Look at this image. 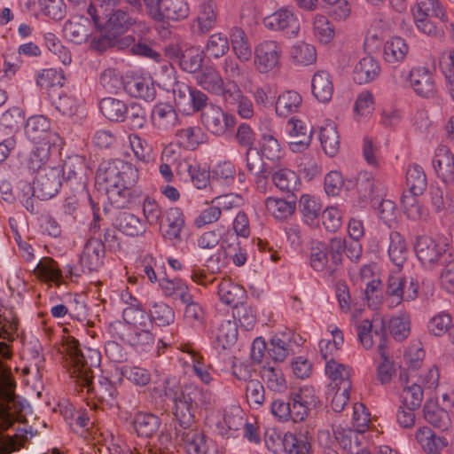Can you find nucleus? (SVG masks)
I'll return each instance as SVG.
<instances>
[{
  "instance_id": "nucleus-1",
  "label": "nucleus",
  "mask_w": 454,
  "mask_h": 454,
  "mask_svg": "<svg viewBox=\"0 0 454 454\" xmlns=\"http://www.w3.org/2000/svg\"><path fill=\"white\" fill-rule=\"evenodd\" d=\"M166 384L165 395L174 402L173 414L180 427L176 434L186 453L207 454V440L195 425V411L199 405L211 404V394L194 386L181 387L168 380Z\"/></svg>"
},
{
  "instance_id": "nucleus-2",
  "label": "nucleus",
  "mask_w": 454,
  "mask_h": 454,
  "mask_svg": "<svg viewBox=\"0 0 454 454\" xmlns=\"http://www.w3.org/2000/svg\"><path fill=\"white\" fill-rule=\"evenodd\" d=\"M137 180V168L119 159L102 164L97 173L98 185L106 192L110 203L116 207L128 205L131 190Z\"/></svg>"
},
{
  "instance_id": "nucleus-3",
  "label": "nucleus",
  "mask_w": 454,
  "mask_h": 454,
  "mask_svg": "<svg viewBox=\"0 0 454 454\" xmlns=\"http://www.w3.org/2000/svg\"><path fill=\"white\" fill-rule=\"evenodd\" d=\"M63 352L70 377L81 387H88L92 384L93 371L100 363V354L98 350L82 348L78 340L68 336L63 344Z\"/></svg>"
},
{
  "instance_id": "nucleus-4",
  "label": "nucleus",
  "mask_w": 454,
  "mask_h": 454,
  "mask_svg": "<svg viewBox=\"0 0 454 454\" xmlns=\"http://www.w3.org/2000/svg\"><path fill=\"white\" fill-rule=\"evenodd\" d=\"M25 130L27 137L35 145L28 159V167L33 170L40 169L49 159L55 134L50 132V121L43 115L28 118Z\"/></svg>"
},
{
  "instance_id": "nucleus-5",
  "label": "nucleus",
  "mask_w": 454,
  "mask_h": 454,
  "mask_svg": "<svg viewBox=\"0 0 454 454\" xmlns=\"http://www.w3.org/2000/svg\"><path fill=\"white\" fill-rule=\"evenodd\" d=\"M345 243L340 238H333L329 245L316 242L310 249V266L317 271L333 275L342 262Z\"/></svg>"
},
{
  "instance_id": "nucleus-6",
  "label": "nucleus",
  "mask_w": 454,
  "mask_h": 454,
  "mask_svg": "<svg viewBox=\"0 0 454 454\" xmlns=\"http://www.w3.org/2000/svg\"><path fill=\"white\" fill-rule=\"evenodd\" d=\"M282 47L275 40H264L254 48V67L260 74H269L280 67Z\"/></svg>"
},
{
  "instance_id": "nucleus-7",
  "label": "nucleus",
  "mask_w": 454,
  "mask_h": 454,
  "mask_svg": "<svg viewBox=\"0 0 454 454\" xmlns=\"http://www.w3.org/2000/svg\"><path fill=\"white\" fill-rule=\"evenodd\" d=\"M124 320L129 325L123 333V339L132 346H146L153 343L154 337L149 329L137 325L139 319H144L142 310L129 307L123 310Z\"/></svg>"
},
{
  "instance_id": "nucleus-8",
  "label": "nucleus",
  "mask_w": 454,
  "mask_h": 454,
  "mask_svg": "<svg viewBox=\"0 0 454 454\" xmlns=\"http://www.w3.org/2000/svg\"><path fill=\"white\" fill-rule=\"evenodd\" d=\"M415 251L419 260L427 268L431 269L446 262L444 246L430 237H419L416 243Z\"/></svg>"
},
{
  "instance_id": "nucleus-9",
  "label": "nucleus",
  "mask_w": 454,
  "mask_h": 454,
  "mask_svg": "<svg viewBox=\"0 0 454 454\" xmlns=\"http://www.w3.org/2000/svg\"><path fill=\"white\" fill-rule=\"evenodd\" d=\"M408 82L412 90L421 98H433L437 93L434 73L427 67H413L409 73Z\"/></svg>"
},
{
  "instance_id": "nucleus-10",
  "label": "nucleus",
  "mask_w": 454,
  "mask_h": 454,
  "mask_svg": "<svg viewBox=\"0 0 454 454\" xmlns=\"http://www.w3.org/2000/svg\"><path fill=\"white\" fill-rule=\"evenodd\" d=\"M62 173L59 168L43 170L33 184V195L41 200H47L56 195L61 186Z\"/></svg>"
},
{
  "instance_id": "nucleus-11",
  "label": "nucleus",
  "mask_w": 454,
  "mask_h": 454,
  "mask_svg": "<svg viewBox=\"0 0 454 454\" xmlns=\"http://www.w3.org/2000/svg\"><path fill=\"white\" fill-rule=\"evenodd\" d=\"M287 143L291 151L301 153L311 144L313 130L308 123L298 118H291L287 122Z\"/></svg>"
},
{
  "instance_id": "nucleus-12",
  "label": "nucleus",
  "mask_w": 454,
  "mask_h": 454,
  "mask_svg": "<svg viewBox=\"0 0 454 454\" xmlns=\"http://www.w3.org/2000/svg\"><path fill=\"white\" fill-rule=\"evenodd\" d=\"M266 28L275 32H284L289 37L297 35L300 23L294 14L288 9L282 8L263 19Z\"/></svg>"
},
{
  "instance_id": "nucleus-13",
  "label": "nucleus",
  "mask_w": 454,
  "mask_h": 454,
  "mask_svg": "<svg viewBox=\"0 0 454 454\" xmlns=\"http://www.w3.org/2000/svg\"><path fill=\"white\" fill-rule=\"evenodd\" d=\"M123 86L125 90L132 97L145 100H152L155 90L152 77L147 74L129 72L126 74Z\"/></svg>"
},
{
  "instance_id": "nucleus-14",
  "label": "nucleus",
  "mask_w": 454,
  "mask_h": 454,
  "mask_svg": "<svg viewBox=\"0 0 454 454\" xmlns=\"http://www.w3.org/2000/svg\"><path fill=\"white\" fill-rule=\"evenodd\" d=\"M175 101L183 111L197 112L200 110L207 100V97L201 91L191 89L183 82H177L174 88Z\"/></svg>"
},
{
  "instance_id": "nucleus-15",
  "label": "nucleus",
  "mask_w": 454,
  "mask_h": 454,
  "mask_svg": "<svg viewBox=\"0 0 454 454\" xmlns=\"http://www.w3.org/2000/svg\"><path fill=\"white\" fill-rule=\"evenodd\" d=\"M204 126L211 133L221 136L235 125L234 116L223 112L220 107L211 106L201 116Z\"/></svg>"
},
{
  "instance_id": "nucleus-16",
  "label": "nucleus",
  "mask_w": 454,
  "mask_h": 454,
  "mask_svg": "<svg viewBox=\"0 0 454 454\" xmlns=\"http://www.w3.org/2000/svg\"><path fill=\"white\" fill-rule=\"evenodd\" d=\"M101 27H96L88 18L83 16L72 17L64 27L65 36L75 43H82L86 42L89 36L93 35L94 30Z\"/></svg>"
},
{
  "instance_id": "nucleus-17",
  "label": "nucleus",
  "mask_w": 454,
  "mask_h": 454,
  "mask_svg": "<svg viewBox=\"0 0 454 454\" xmlns=\"http://www.w3.org/2000/svg\"><path fill=\"white\" fill-rule=\"evenodd\" d=\"M432 164L436 175L445 184H454V154L450 148L438 146Z\"/></svg>"
},
{
  "instance_id": "nucleus-18",
  "label": "nucleus",
  "mask_w": 454,
  "mask_h": 454,
  "mask_svg": "<svg viewBox=\"0 0 454 454\" xmlns=\"http://www.w3.org/2000/svg\"><path fill=\"white\" fill-rule=\"evenodd\" d=\"M104 254V243L98 239H90L83 247L80 263L88 272L96 271L102 265Z\"/></svg>"
},
{
  "instance_id": "nucleus-19",
  "label": "nucleus",
  "mask_w": 454,
  "mask_h": 454,
  "mask_svg": "<svg viewBox=\"0 0 454 454\" xmlns=\"http://www.w3.org/2000/svg\"><path fill=\"white\" fill-rule=\"evenodd\" d=\"M225 101L237 106V111L240 117L250 119L254 115V106L252 101L242 93L239 87L235 82L227 83L226 90L223 92Z\"/></svg>"
},
{
  "instance_id": "nucleus-20",
  "label": "nucleus",
  "mask_w": 454,
  "mask_h": 454,
  "mask_svg": "<svg viewBox=\"0 0 454 454\" xmlns=\"http://www.w3.org/2000/svg\"><path fill=\"white\" fill-rule=\"evenodd\" d=\"M356 328L359 340L362 346L366 349L372 348L375 343L379 345V340H377L375 336V331L381 332L386 339L384 322L379 317L373 318L372 320L364 319L358 323Z\"/></svg>"
},
{
  "instance_id": "nucleus-21",
  "label": "nucleus",
  "mask_w": 454,
  "mask_h": 454,
  "mask_svg": "<svg viewBox=\"0 0 454 454\" xmlns=\"http://www.w3.org/2000/svg\"><path fill=\"white\" fill-rule=\"evenodd\" d=\"M131 25L128 14L121 10L105 12L101 18V27L108 35L116 36Z\"/></svg>"
},
{
  "instance_id": "nucleus-22",
  "label": "nucleus",
  "mask_w": 454,
  "mask_h": 454,
  "mask_svg": "<svg viewBox=\"0 0 454 454\" xmlns=\"http://www.w3.org/2000/svg\"><path fill=\"white\" fill-rule=\"evenodd\" d=\"M184 226V217L178 207L168 208L164 215L163 235L170 240H180L181 231Z\"/></svg>"
},
{
  "instance_id": "nucleus-23",
  "label": "nucleus",
  "mask_w": 454,
  "mask_h": 454,
  "mask_svg": "<svg viewBox=\"0 0 454 454\" xmlns=\"http://www.w3.org/2000/svg\"><path fill=\"white\" fill-rule=\"evenodd\" d=\"M288 54L294 65L298 67H308L317 61L316 47L303 41L294 43L290 47Z\"/></svg>"
},
{
  "instance_id": "nucleus-24",
  "label": "nucleus",
  "mask_w": 454,
  "mask_h": 454,
  "mask_svg": "<svg viewBox=\"0 0 454 454\" xmlns=\"http://www.w3.org/2000/svg\"><path fill=\"white\" fill-rule=\"evenodd\" d=\"M387 254L391 262L398 268H402L408 259L407 242L403 236L397 231H392L389 234Z\"/></svg>"
},
{
  "instance_id": "nucleus-25",
  "label": "nucleus",
  "mask_w": 454,
  "mask_h": 454,
  "mask_svg": "<svg viewBox=\"0 0 454 454\" xmlns=\"http://www.w3.org/2000/svg\"><path fill=\"white\" fill-rule=\"evenodd\" d=\"M231 49L237 59L241 62H248L252 58V49L248 37L245 31L238 27H234L230 32V41Z\"/></svg>"
},
{
  "instance_id": "nucleus-26",
  "label": "nucleus",
  "mask_w": 454,
  "mask_h": 454,
  "mask_svg": "<svg viewBox=\"0 0 454 454\" xmlns=\"http://www.w3.org/2000/svg\"><path fill=\"white\" fill-rule=\"evenodd\" d=\"M415 438L422 450L428 453H438L448 445L446 438L437 436L427 427H419L415 434Z\"/></svg>"
},
{
  "instance_id": "nucleus-27",
  "label": "nucleus",
  "mask_w": 454,
  "mask_h": 454,
  "mask_svg": "<svg viewBox=\"0 0 454 454\" xmlns=\"http://www.w3.org/2000/svg\"><path fill=\"white\" fill-rule=\"evenodd\" d=\"M380 72L379 62L372 56H365L354 67V80L360 84L367 83L374 80Z\"/></svg>"
},
{
  "instance_id": "nucleus-28",
  "label": "nucleus",
  "mask_w": 454,
  "mask_h": 454,
  "mask_svg": "<svg viewBox=\"0 0 454 454\" xmlns=\"http://www.w3.org/2000/svg\"><path fill=\"white\" fill-rule=\"evenodd\" d=\"M409 50V45L403 37L393 36L384 44L383 59L390 64L403 62L406 59Z\"/></svg>"
},
{
  "instance_id": "nucleus-29",
  "label": "nucleus",
  "mask_w": 454,
  "mask_h": 454,
  "mask_svg": "<svg viewBox=\"0 0 454 454\" xmlns=\"http://www.w3.org/2000/svg\"><path fill=\"white\" fill-rule=\"evenodd\" d=\"M218 296L226 305L237 308L239 304H243L246 291L231 280L223 279L218 286Z\"/></svg>"
},
{
  "instance_id": "nucleus-30",
  "label": "nucleus",
  "mask_w": 454,
  "mask_h": 454,
  "mask_svg": "<svg viewBox=\"0 0 454 454\" xmlns=\"http://www.w3.org/2000/svg\"><path fill=\"white\" fill-rule=\"evenodd\" d=\"M64 81L63 72L54 68L43 69L36 78L37 85L45 90L51 98L56 96Z\"/></svg>"
},
{
  "instance_id": "nucleus-31",
  "label": "nucleus",
  "mask_w": 454,
  "mask_h": 454,
  "mask_svg": "<svg viewBox=\"0 0 454 454\" xmlns=\"http://www.w3.org/2000/svg\"><path fill=\"white\" fill-rule=\"evenodd\" d=\"M302 98L294 90H286L281 93L276 101L275 111L278 116L287 117L299 111Z\"/></svg>"
},
{
  "instance_id": "nucleus-32",
  "label": "nucleus",
  "mask_w": 454,
  "mask_h": 454,
  "mask_svg": "<svg viewBox=\"0 0 454 454\" xmlns=\"http://www.w3.org/2000/svg\"><path fill=\"white\" fill-rule=\"evenodd\" d=\"M177 120V114L169 104H158L153 110L152 122L158 129L167 130L175 126Z\"/></svg>"
},
{
  "instance_id": "nucleus-33",
  "label": "nucleus",
  "mask_w": 454,
  "mask_h": 454,
  "mask_svg": "<svg viewBox=\"0 0 454 454\" xmlns=\"http://www.w3.org/2000/svg\"><path fill=\"white\" fill-rule=\"evenodd\" d=\"M319 140L325 154L333 157L340 149V135L334 122L327 121L319 131Z\"/></svg>"
},
{
  "instance_id": "nucleus-34",
  "label": "nucleus",
  "mask_w": 454,
  "mask_h": 454,
  "mask_svg": "<svg viewBox=\"0 0 454 454\" xmlns=\"http://www.w3.org/2000/svg\"><path fill=\"white\" fill-rule=\"evenodd\" d=\"M312 94L322 103L328 102L333 93V85L328 73L325 71L317 72L312 78Z\"/></svg>"
},
{
  "instance_id": "nucleus-35",
  "label": "nucleus",
  "mask_w": 454,
  "mask_h": 454,
  "mask_svg": "<svg viewBox=\"0 0 454 454\" xmlns=\"http://www.w3.org/2000/svg\"><path fill=\"white\" fill-rule=\"evenodd\" d=\"M356 188L359 194L364 199H374L383 194L385 191L384 184L376 180L368 173L360 174L357 178Z\"/></svg>"
},
{
  "instance_id": "nucleus-36",
  "label": "nucleus",
  "mask_w": 454,
  "mask_h": 454,
  "mask_svg": "<svg viewBox=\"0 0 454 454\" xmlns=\"http://www.w3.org/2000/svg\"><path fill=\"white\" fill-rule=\"evenodd\" d=\"M198 84L204 90L215 94H222L226 88H223V81L219 73L213 67H207L197 75Z\"/></svg>"
},
{
  "instance_id": "nucleus-37",
  "label": "nucleus",
  "mask_w": 454,
  "mask_h": 454,
  "mask_svg": "<svg viewBox=\"0 0 454 454\" xmlns=\"http://www.w3.org/2000/svg\"><path fill=\"white\" fill-rule=\"evenodd\" d=\"M312 32L315 38L322 44L331 43L335 37V27L327 17L317 14L312 21Z\"/></svg>"
},
{
  "instance_id": "nucleus-38",
  "label": "nucleus",
  "mask_w": 454,
  "mask_h": 454,
  "mask_svg": "<svg viewBox=\"0 0 454 454\" xmlns=\"http://www.w3.org/2000/svg\"><path fill=\"white\" fill-rule=\"evenodd\" d=\"M178 143L189 150L196 149L206 141L207 135L199 126H187L176 133Z\"/></svg>"
},
{
  "instance_id": "nucleus-39",
  "label": "nucleus",
  "mask_w": 454,
  "mask_h": 454,
  "mask_svg": "<svg viewBox=\"0 0 454 454\" xmlns=\"http://www.w3.org/2000/svg\"><path fill=\"white\" fill-rule=\"evenodd\" d=\"M375 336L377 340H379V351L381 357V362L378 367V379L384 384L391 380L395 374V369L386 351L384 334L380 331H375Z\"/></svg>"
},
{
  "instance_id": "nucleus-40",
  "label": "nucleus",
  "mask_w": 454,
  "mask_h": 454,
  "mask_svg": "<svg viewBox=\"0 0 454 454\" xmlns=\"http://www.w3.org/2000/svg\"><path fill=\"white\" fill-rule=\"evenodd\" d=\"M425 419L432 426L445 431L451 426L449 413L434 403H427L424 406Z\"/></svg>"
},
{
  "instance_id": "nucleus-41",
  "label": "nucleus",
  "mask_w": 454,
  "mask_h": 454,
  "mask_svg": "<svg viewBox=\"0 0 454 454\" xmlns=\"http://www.w3.org/2000/svg\"><path fill=\"white\" fill-rule=\"evenodd\" d=\"M343 341V334L337 327L332 329L330 335L320 340L319 349L325 363H327L329 359L333 358L334 355L342 346Z\"/></svg>"
},
{
  "instance_id": "nucleus-42",
  "label": "nucleus",
  "mask_w": 454,
  "mask_h": 454,
  "mask_svg": "<svg viewBox=\"0 0 454 454\" xmlns=\"http://www.w3.org/2000/svg\"><path fill=\"white\" fill-rule=\"evenodd\" d=\"M99 108L104 116L113 121H123L128 111L123 101L114 98H103L100 101Z\"/></svg>"
},
{
  "instance_id": "nucleus-43",
  "label": "nucleus",
  "mask_w": 454,
  "mask_h": 454,
  "mask_svg": "<svg viewBox=\"0 0 454 454\" xmlns=\"http://www.w3.org/2000/svg\"><path fill=\"white\" fill-rule=\"evenodd\" d=\"M119 231L130 237L139 236L145 231V226L141 220L133 214L122 213L116 220Z\"/></svg>"
},
{
  "instance_id": "nucleus-44",
  "label": "nucleus",
  "mask_w": 454,
  "mask_h": 454,
  "mask_svg": "<svg viewBox=\"0 0 454 454\" xmlns=\"http://www.w3.org/2000/svg\"><path fill=\"white\" fill-rule=\"evenodd\" d=\"M230 50L229 38L222 33L211 35L205 46V55L208 59H219Z\"/></svg>"
},
{
  "instance_id": "nucleus-45",
  "label": "nucleus",
  "mask_w": 454,
  "mask_h": 454,
  "mask_svg": "<svg viewBox=\"0 0 454 454\" xmlns=\"http://www.w3.org/2000/svg\"><path fill=\"white\" fill-rule=\"evenodd\" d=\"M265 207L269 214L280 220L290 217L295 211L294 201H287L284 199L270 197L265 201Z\"/></svg>"
},
{
  "instance_id": "nucleus-46",
  "label": "nucleus",
  "mask_w": 454,
  "mask_h": 454,
  "mask_svg": "<svg viewBox=\"0 0 454 454\" xmlns=\"http://www.w3.org/2000/svg\"><path fill=\"white\" fill-rule=\"evenodd\" d=\"M440 69L444 77L447 90L454 101V49L447 50L441 54Z\"/></svg>"
},
{
  "instance_id": "nucleus-47",
  "label": "nucleus",
  "mask_w": 454,
  "mask_h": 454,
  "mask_svg": "<svg viewBox=\"0 0 454 454\" xmlns=\"http://www.w3.org/2000/svg\"><path fill=\"white\" fill-rule=\"evenodd\" d=\"M411 14L427 15L445 21L446 12L439 0H416Z\"/></svg>"
},
{
  "instance_id": "nucleus-48",
  "label": "nucleus",
  "mask_w": 454,
  "mask_h": 454,
  "mask_svg": "<svg viewBox=\"0 0 454 454\" xmlns=\"http://www.w3.org/2000/svg\"><path fill=\"white\" fill-rule=\"evenodd\" d=\"M261 373L262 380L270 390L277 393L286 391L287 383L279 368L270 365L263 366Z\"/></svg>"
},
{
  "instance_id": "nucleus-49",
  "label": "nucleus",
  "mask_w": 454,
  "mask_h": 454,
  "mask_svg": "<svg viewBox=\"0 0 454 454\" xmlns=\"http://www.w3.org/2000/svg\"><path fill=\"white\" fill-rule=\"evenodd\" d=\"M283 446L288 454H307L310 448V442L307 434H286L283 439Z\"/></svg>"
},
{
  "instance_id": "nucleus-50",
  "label": "nucleus",
  "mask_w": 454,
  "mask_h": 454,
  "mask_svg": "<svg viewBox=\"0 0 454 454\" xmlns=\"http://www.w3.org/2000/svg\"><path fill=\"white\" fill-rule=\"evenodd\" d=\"M160 419L151 413L138 412L134 419V427L138 435L152 436L159 428Z\"/></svg>"
},
{
  "instance_id": "nucleus-51",
  "label": "nucleus",
  "mask_w": 454,
  "mask_h": 454,
  "mask_svg": "<svg viewBox=\"0 0 454 454\" xmlns=\"http://www.w3.org/2000/svg\"><path fill=\"white\" fill-rule=\"evenodd\" d=\"M325 373L332 380L330 387L334 390L339 386H343L344 381H350V370L346 365L337 363L333 358L325 363Z\"/></svg>"
},
{
  "instance_id": "nucleus-52",
  "label": "nucleus",
  "mask_w": 454,
  "mask_h": 454,
  "mask_svg": "<svg viewBox=\"0 0 454 454\" xmlns=\"http://www.w3.org/2000/svg\"><path fill=\"white\" fill-rule=\"evenodd\" d=\"M160 286L166 296L179 298L182 301L190 299L189 287L180 279L163 278L160 281Z\"/></svg>"
},
{
  "instance_id": "nucleus-53",
  "label": "nucleus",
  "mask_w": 454,
  "mask_h": 454,
  "mask_svg": "<svg viewBox=\"0 0 454 454\" xmlns=\"http://www.w3.org/2000/svg\"><path fill=\"white\" fill-rule=\"evenodd\" d=\"M161 13L162 20L185 19L189 14L188 3L186 0H164Z\"/></svg>"
},
{
  "instance_id": "nucleus-54",
  "label": "nucleus",
  "mask_w": 454,
  "mask_h": 454,
  "mask_svg": "<svg viewBox=\"0 0 454 454\" xmlns=\"http://www.w3.org/2000/svg\"><path fill=\"white\" fill-rule=\"evenodd\" d=\"M272 181L279 190L285 192L295 190L300 184L297 174L289 168H279L275 171L272 175Z\"/></svg>"
},
{
  "instance_id": "nucleus-55",
  "label": "nucleus",
  "mask_w": 454,
  "mask_h": 454,
  "mask_svg": "<svg viewBox=\"0 0 454 454\" xmlns=\"http://www.w3.org/2000/svg\"><path fill=\"white\" fill-rule=\"evenodd\" d=\"M409 377L420 384L423 389H434L439 382V371L435 365H431L419 372H411Z\"/></svg>"
},
{
  "instance_id": "nucleus-56",
  "label": "nucleus",
  "mask_w": 454,
  "mask_h": 454,
  "mask_svg": "<svg viewBox=\"0 0 454 454\" xmlns=\"http://www.w3.org/2000/svg\"><path fill=\"white\" fill-rule=\"evenodd\" d=\"M419 194V193L406 192L403 194L401 200L403 213L408 218L414 221L419 220L425 215L424 208L418 199Z\"/></svg>"
},
{
  "instance_id": "nucleus-57",
  "label": "nucleus",
  "mask_w": 454,
  "mask_h": 454,
  "mask_svg": "<svg viewBox=\"0 0 454 454\" xmlns=\"http://www.w3.org/2000/svg\"><path fill=\"white\" fill-rule=\"evenodd\" d=\"M217 343L223 349L234 345L238 340V327L235 321L227 320L221 324L216 335Z\"/></svg>"
},
{
  "instance_id": "nucleus-58",
  "label": "nucleus",
  "mask_w": 454,
  "mask_h": 454,
  "mask_svg": "<svg viewBox=\"0 0 454 454\" xmlns=\"http://www.w3.org/2000/svg\"><path fill=\"white\" fill-rule=\"evenodd\" d=\"M35 274L45 281L59 283L62 278L58 263L51 258H43L35 270Z\"/></svg>"
},
{
  "instance_id": "nucleus-59",
  "label": "nucleus",
  "mask_w": 454,
  "mask_h": 454,
  "mask_svg": "<svg viewBox=\"0 0 454 454\" xmlns=\"http://www.w3.org/2000/svg\"><path fill=\"white\" fill-rule=\"evenodd\" d=\"M202 53L199 47L187 48L180 57L181 67L190 73L197 71L203 62Z\"/></svg>"
},
{
  "instance_id": "nucleus-60",
  "label": "nucleus",
  "mask_w": 454,
  "mask_h": 454,
  "mask_svg": "<svg viewBox=\"0 0 454 454\" xmlns=\"http://www.w3.org/2000/svg\"><path fill=\"white\" fill-rule=\"evenodd\" d=\"M406 182L409 191L414 193H422L427 186L426 175L419 165L411 166L406 173Z\"/></svg>"
},
{
  "instance_id": "nucleus-61",
  "label": "nucleus",
  "mask_w": 454,
  "mask_h": 454,
  "mask_svg": "<svg viewBox=\"0 0 454 454\" xmlns=\"http://www.w3.org/2000/svg\"><path fill=\"white\" fill-rule=\"evenodd\" d=\"M151 319L160 326L169 325L174 322L175 313L172 308L163 302H156L149 310Z\"/></svg>"
},
{
  "instance_id": "nucleus-62",
  "label": "nucleus",
  "mask_w": 454,
  "mask_h": 454,
  "mask_svg": "<svg viewBox=\"0 0 454 454\" xmlns=\"http://www.w3.org/2000/svg\"><path fill=\"white\" fill-rule=\"evenodd\" d=\"M432 206L434 210L439 215H452L454 214V197L437 190L433 193Z\"/></svg>"
},
{
  "instance_id": "nucleus-63",
  "label": "nucleus",
  "mask_w": 454,
  "mask_h": 454,
  "mask_svg": "<svg viewBox=\"0 0 454 454\" xmlns=\"http://www.w3.org/2000/svg\"><path fill=\"white\" fill-rule=\"evenodd\" d=\"M216 20L215 4L213 0H207L200 5L197 18L200 29L207 31Z\"/></svg>"
},
{
  "instance_id": "nucleus-64",
  "label": "nucleus",
  "mask_w": 454,
  "mask_h": 454,
  "mask_svg": "<svg viewBox=\"0 0 454 454\" xmlns=\"http://www.w3.org/2000/svg\"><path fill=\"white\" fill-rule=\"evenodd\" d=\"M358 432L340 425L334 429L335 439L343 449L351 450L358 445Z\"/></svg>"
}]
</instances>
